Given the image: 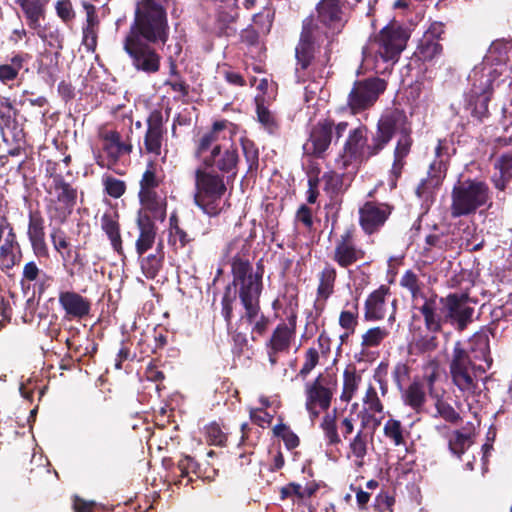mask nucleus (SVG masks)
Listing matches in <instances>:
<instances>
[{"label":"nucleus","mask_w":512,"mask_h":512,"mask_svg":"<svg viewBox=\"0 0 512 512\" xmlns=\"http://www.w3.org/2000/svg\"><path fill=\"white\" fill-rule=\"evenodd\" d=\"M167 0H136L134 18L123 38V50L135 70L146 74L157 73L161 56L155 46L165 45L170 26Z\"/></svg>","instance_id":"obj_1"},{"label":"nucleus","mask_w":512,"mask_h":512,"mask_svg":"<svg viewBox=\"0 0 512 512\" xmlns=\"http://www.w3.org/2000/svg\"><path fill=\"white\" fill-rule=\"evenodd\" d=\"M487 371L486 364H476L465 354L461 342H456L449 360V375L468 406L482 404L486 398L482 386L485 385L483 375Z\"/></svg>","instance_id":"obj_2"},{"label":"nucleus","mask_w":512,"mask_h":512,"mask_svg":"<svg viewBox=\"0 0 512 512\" xmlns=\"http://www.w3.org/2000/svg\"><path fill=\"white\" fill-rule=\"evenodd\" d=\"M409 34L400 24L393 22L382 28L374 39L363 48L364 61L374 60L373 69L377 74L390 72L404 50Z\"/></svg>","instance_id":"obj_3"},{"label":"nucleus","mask_w":512,"mask_h":512,"mask_svg":"<svg viewBox=\"0 0 512 512\" xmlns=\"http://www.w3.org/2000/svg\"><path fill=\"white\" fill-rule=\"evenodd\" d=\"M496 50L497 44H492L488 51L489 56H486L484 63L474 67L468 77L471 87L465 94V109L480 121L489 114L488 103L493 93V82L498 76L497 69L487 64Z\"/></svg>","instance_id":"obj_4"},{"label":"nucleus","mask_w":512,"mask_h":512,"mask_svg":"<svg viewBox=\"0 0 512 512\" xmlns=\"http://www.w3.org/2000/svg\"><path fill=\"white\" fill-rule=\"evenodd\" d=\"M194 203L210 217L219 215L226 206L224 196L227 192L222 175L213 170L198 167L194 172Z\"/></svg>","instance_id":"obj_5"},{"label":"nucleus","mask_w":512,"mask_h":512,"mask_svg":"<svg viewBox=\"0 0 512 512\" xmlns=\"http://www.w3.org/2000/svg\"><path fill=\"white\" fill-rule=\"evenodd\" d=\"M232 285L239 295L241 304L245 309V317L255 318L259 311V298L262 292L263 270L258 265L257 271H253L250 262L245 259H237L232 264Z\"/></svg>","instance_id":"obj_6"},{"label":"nucleus","mask_w":512,"mask_h":512,"mask_svg":"<svg viewBox=\"0 0 512 512\" xmlns=\"http://www.w3.org/2000/svg\"><path fill=\"white\" fill-rule=\"evenodd\" d=\"M328 37L327 28L316 18L309 16L302 22V31L295 49L297 59L296 77L298 82L305 81L306 70L311 65L316 48Z\"/></svg>","instance_id":"obj_7"},{"label":"nucleus","mask_w":512,"mask_h":512,"mask_svg":"<svg viewBox=\"0 0 512 512\" xmlns=\"http://www.w3.org/2000/svg\"><path fill=\"white\" fill-rule=\"evenodd\" d=\"M451 215L454 218L474 213L490 199L489 188L479 180L459 182L452 190Z\"/></svg>","instance_id":"obj_8"},{"label":"nucleus","mask_w":512,"mask_h":512,"mask_svg":"<svg viewBox=\"0 0 512 512\" xmlns=\"http://www.w3.org/2000/svg\"><path fill=\"white\" fill-rule=\"evenodd\" d=\"M376 137H372L371 143H367V129L359 126L348 133L342 152L335 162L338 168L346 169L353 162H362L379 154L383 148L376 146Z\"/></svg>","instance_id":"obj_9"},{"label":"nucleus","mask_w":512,"mask_h":512,"mask_svg":"<svg viewBox=\"0 0 512 512\" xmlns=\"http://www.w3.org/2000/svg\"><path fill=\"white\" fill-rule=\"evenodd\" d=\"M51 178L48 192L52 198L47 205V212L50 220L62 224L76 205L77 189L66 182L60 174L51 175Z\"/></svg>","instance_id":"obj_10"},{"label":"nucleus","mask_w":512,"mask_h":512,"mask_svg":"<svg viewBox=\"0 0 512 512\" xmlns=\"http://www.w3.org/2000/svg\"><path fill=\"white\" fill-rule=\"evenodd\" d=\"M347 128L348 123L345 121L335 123L331 119L319 120L310 130L309 138L303 145L304 152L318 158L323 157L332 140L338 141Z\"/></svg>","instance_id":"obj_11"},{"label":"nucleus","mask_w":512,"mask_h":512,"mask_svg":"<svg viewBox=\"0 0 512 512\" xmlns=\"http://www.w3.org/2000/svg\"><path fill=\"white\" fill-rule=\"evenodd\" d=\"M336 386V380L323 377L321 374L312 382L305 384V408L311 421H314L321 411L329 409Z\"/></svg>","instance_id":"obj_12"},{"label":"nucleus","mask_w":512,"mask_h":512,"mask_svg":"<svg viewBox=\"0 0 512 512\" xmlns=\"http://www.w3.org/2000/svg\"><path fill=\"white\" fill-rule=\"evenodd\" d=\"M386 88L387 82L378 77L355 81L347 99L350 110L358 113L369 109Z\"/></svg>","instance_id":"obj_13"},{"label":"nucleus","mask_w":512,"mask_h":512,"mask_svg":"<svg viewBox=\"0 0 512 512\" xmlns=\"http://www.w3.org/2000/svg\"><path fill=\"white\" fill-rule=\"evenodd\" d=\"M450 144L447 140H439L435 148V159L430 164L427 178L423 179L416 188L420 198H427L434 189L438 188L446 176L450 158Z\"/></svg>","instance_id":"obj_14"},{"label":"nucleus","mask_w":512,"mask_h":512,"mask_svg":"<svg viewBox=\"0 0 512 512\" xmlns=\"http://www.w3.org/2000/svg\"><path fill=\"white\" fill-rule=\"evenodd\" d=\"M390 296V289L386 285H381L371 292L364 304V319L366 321H380L389 313L387 322L392 325L396 320L397 300L392 299L389 304Z\"/></svg>","instance_id":"obj_15"},{"label":"nucleus","mask_w":512,"mask_h":512,"mask_svg":"<svg viewBox=\"0 0 512 512\" xmlns=\"http://www.w3.org/2000/svg\"><path fill=\"white\" fill-rule=\"evenodd\" d=\"M413 308L420 312L425 327L430 332H439L446 323L445 297H439L433 292L427 293L413 304Z\"/></svg>","instance_id":"obj_16"},{"label":"nucleus","mask_w":512,"mask_h":512,"mask_svg":"<svg viewBox=\"0 0 512 512\" xmlns=\"http://www.w3.org/2000/svg\"><path fill=\"white\" fill-rule=\"evenodd\" d=\"M412 132L411 125L403 110L393 109L385 112L377 123V130L375 133L376 146L384 147L391 141L394 134L399 135Z\"/></svg>","instance_id":"obj_17"},{"label":"nucleus","mask_w":512,"mask_h":512,"mask_svg":"<svg viewBox=\"0 0 512 512\" xmlns=\"http://www.w3.org/2000/svg\"><path fill=\"white\" fill-rule=\"evenodd\" d=\"M296 320L291 317L288 322H282L274 329L269 341L266 343V350L269 362L275 366L279 354L288 353L291 343L296 334Z\"/></svg>","instance_id":"obj_18"},{"label":"nucleus","mask_w":512,"mask_h":512,"mask_svg":"<svg viewBox=\"0 0 512 512\" xmlns=\"http://www.w3.org/2000/svg\"><path fill=\"white\" fill-rule=\"evenodd\" d=\"M446 323L464 330L472 322L474 308L469 305L467 294L451 293L445 297Z\"/></svg>","instance_id":"obj_19"},{"label":"nucleus","mask_w":512,"mask_h":512,"mask_svg":"<svg viewBox=\"0 0 512 512\" xmlns=\"http://www.w3.org/2000/svg\"><path fill=\"white\" fill-rule=\"evenodd\" d=\"M162 182V175L157 171L156 164L149 162L140 181L139 198L146 208L162 214V200L156 192V188Z\"/></svg>","instance_id":"obj_20"},{"label":"nucleus","mask_w":512,"mask_h":512,"mask_svg":"<svg viewBox=\"0 0 512 512\" xmlns=\"http://www.w3.org/2000/svg\"><path fill=\"white\" fill-rule=\"evenodd\" d=\"M365 252L356 245L351 230H346L335 242L332 259L341 267L348 268L363 260Z\"/></svg>","instance_id":"obj_21"},{"label":"nucleus","mask_w":512,"mask_h":512,"mask_svg":"<svg viewBox=\"0 0 512 512\" xmlns=\"http://www.w3.org/2000/svg\"><path fill=\"white\" fill-rule=\"evenodd\" d=\"M147 128L144 136V148L146 153L160 156L165 136L163 116L161 111H152L147 120Z\"/></svg>","instance_id":"obj_22"},{"label":"nucleus","mask_w":512,"mask_h":512,"mask_svg":"<svg viewBox=\"0 0 512 512\" xmlns=\"http://www.w3.org/2000/svg\"><path fill=\"white\" fill-rule=\"evenodd\" d=\"M58 301L68 320H82L90 315V300L75 291L60 292Z\"/></svg>","instance_id":"obj_23"},{"label":"nucleus","mask_w":512,"mask_h":512,"mask_svg":"<svg viewBox=\"0 0 512 512\" xmlns=\"http://www.w3.org/2000/svg\"><path fill=\"white\" fill-rule=\"evenodd\" d=\"M31 55L27 52L18 51L11 54L5 62L0 64V83L12 87L19 79L22 72L27 73V67Z\"/></svg>","instance_id":"obj_24"},{"label":"nucleus","mask_w":512,"mask_h":512,"mask_svg":"<svg viewBox=\"0 0 512 512\" xmlns=\"http://www.w3.org/2000/svg\"><path fill=\"white\" fill-rule=\"evenodd\" d=\"M359 214L361 227L366 233L371 234L385 223L390 210L386 204L367 202L360 208Z\"/></svg>","instance_id":"obj_25"},{"label":"nucleus","mask_w":512,"mask_h":512,"mask_svg":"<svg viewBox=\"0 0 512 512\" xmlns=\"http://www.w3.org/2000/svg\"><path fill=\"white\" fill-rule=\"evenodd\" d=\"M317 13V20L332 34L340 32L343 26L340 0H321L317 5Z\"/></svg>","instance_id":"obj_26"},{"label":"nucleus","mask_w":512,"mask_h":512,"mask_svg":"<svg viewBox=\"0 0 512 512\" xmlns=\"http://www.w3.org/2000/svg\"><path fill=\"white\" fill-rule=\"evenodd\" d=\"M27 235L35 256L38 258L48 257L49 250L45 240L44 219L39 213L29 214Z\"/></svg>","instance_id":"obj_27"},{"label":"nucleus","mask_w":512,"mask_h":512,"mask_svg":"<svg viewBox=\"0 0 512 512\" xmlns=\"http://www.w3.org/2000/svg\"><path fill=\"white\" fill-rule=\"evenodd\" d=\"M465 354L475 361L476 364H486L487 370L492 365V357L490 355L489 336L486 332L474 334L469 341V348L465 349Z\"/></svg>","instance_id":"obj_28"},{"label":"nucleus","mask_w":512,"mask_h":512,"mask_svg":"<svg viewBox=\"0 0 512 512\" xmlns=\"http://www.w3.org/2000/svg\"><path fill=\"white\" fill-rule=\"evenodd\" d=\"M238 163V154L234 149H226L225 151H221V147L219 148V153L208 154L204 158V163L201 164L200 167L208 170H212L213 167H216L219 171L223 173H232L236 174V167Z\"/></svg>","instance_id":"obj_29"},{"label":"nucleus","mask_w":512,"mask_h":512,"mask_svg":"<svg viewBox=\"0 0 512 512\" xmlns=\"http://www.w3.org/2000/svg\"><path fill=\"white\" fill-rule=\"evenodd\" d=\"M103 140V150L113 161L118 160L123 155H129L133 146L130 141L123 140L120 133L116 130H108L101 134Z\"/></svg>","instance_id":"obj_30"},{"label":"nucleus","mask_w":512,"mask_h":512,"mask_svg":"<svg viewBox=\"0 0 512 512\" xmlns=\"http://www.w3.org/2000/svg\"><path fill=\"white\" fill-rule=\"evenodd\" d=\"M49 2L50 0H16L30 29L40 28V22L45 18Z\"/></svg>","instance_id":"obj_31"},{"label":"nucleus","mask_w":512,"mask_h":512,"mask_svg":"<svg viewBox=\"0 0 512 512\" xmlns=\"http://www.w3.org/2000/svg\"><path fill=\"white\" fill-rule=\"evenodd\" d=\"M21 260V251L16 241L13 228H10L3 244L0 246V268L10 270Z\"/></svg>","instance_id":"obj_32"},{"label":"nucleus","mask_w":512,"mask_h":512,"mask_svg":"<svg viewBox=\"0 0 512 512\" xmlns=\"http://www.w3.org/2000/svg\"><path fill=\"white\" fill-rule=\"evenodd\" d=\"M413 140L411 132H406L399 135L395 150H394V161L391 169V186H396V180L402 173L404 166V159L410 153Z\"/></svg>","instance_id":"obj_33"},{"label":"nucleus","mask_w":512,"mask_h":512,"mask_svg":"<svg viewBox=\"0 0 512 512\" xmlns=\"http://www.w3.org/2000/svg\"><path fill=\"white\" fill-rule=\"evenodd\" d=\"M404 405L416 413H420L426 403V392L423 383L414 380L407 387L399 390Z\"/></svg>","instance_id":"obj_34"},{"label":"nucleus","mask_w":512,"mask_h":512,"mask_svg":"<svg viewBox=\"0 0 512 512\" xmlns=\"http://www.w3.org/2000/svg\"><path fill=\"white\" fill-rule=\"evenodd\" d=\"M137 224L140 233L136 241V251L138 255L141 256L153 246L156 237V228L150 217L146 215H139Z\"/></svg>","instance_id":"obj_35"},{"label":"nucleus","mask_w":512,"mask_h":512,"mask_svg":"<svg viewBox=\"0 0 512 512\" xmlns=\"http://www.w3.org/2000/svg\"><path fill=\"white\" fill-rule=\"evenodd\" d=\"M336 277V269L330 264H326L318 274L317 301L322 302L323 306L334 293Z\"/></svg>","instance_id":"obj_36"},{"label":"nucleus","mask_w":512,"mask_h":512,"mask_svg":"<svg viewBox=\"0 0 512 512\" xmlns=\"http://www.w3.org/2000/svg\"><path fill=\"white\" fill-rule=\"evenodd\" d=\"M497 172L493 175V183L498 190L503 191L512 180V151L502 154L494 163Z\"/></svg>","instance_id":"obj_37"},{"label":"nucleus","mask_w":512,"mask_h":512,"mask_svg":"<svg viewBox=\"0 0 512 512\" xmlns=\"http://www.w3.org/2000/svg\"><path fill=\"white\" fill-rule=\"evenodd\" d=\"M366 422L362 419L361 428L357 431L356 435L351 439L349 443V449L352 456L355 458V464L357 467L364 465V458L368 452V441L367 435L364 433Z\"/></svg>","instance_id":"obj_38"},{"label":"nucleus","mask_w":512,"mask_h":512,"mask_svg":"<svg viewBox=\"0 0 512 512\" xmlns=\"http://www.w3.org/2000/svg\"><path fill=\"white\" fill-rule=\"evenodd\" d=\"M34 30L46 45L55 50V56L58 57L63 49L64 42V36L60 29L51 25L42 27L40 24V28Z\"/></svg>","instance_id":"obj_39"},{"label":"nucleus","mask_w":512,"mask_h":512,"mask_svg":"<svg viewBox=\"0 0 512 512\" xmlns=\"http://www.w3.org/2000/svg\"><path fill=\"white\" fill-rule=\"evenodd\" d=\"M101 227L108 236L113 249L119 254H122V240L116 216L104 214L101 218Z\"/></svg>","instance_id":"obj_40"},{"label":"nucleus","mask_w":512,"mask_h":512,"mask_svg":"<svg viewBox=\"0 0 512 512\" xmlns=\"http://www.w3.org/2000/svg\"><path fill=\"white\" fill-rule=\"evenodd\" d=\"M361 376L357 374L354 366H348L343 372V389L340 399L343 402H350L358 390Z\"/></svg>","instance_id":"obj_41"},{"label":"nucleus","mask_w":512,"mask_h":512,"mask_svg":"<svg viewBox=\"0 0 512 512\" xmlns=\"http://www.w3.org/2000/svg\"><path fill=\"white\" fill-rule=\"evenodd\" d=\"M163 244L160 242L157 247V252L155 254H150L147 257L142 258L141 260V269L144 275L149 278H155L160 269L162 268L164 253L162 251Z\"/></svg>","instance_id":"obj_42"},{"label":"nucleus","mask_w":512,"mask_h":512,"mask_svg":"<svg viewBox=\"0 0 512 512\" xmlns=\"http://www.w3.org/2000/svg\"><path fill=\"white\" fill-rule=\"evenodd\" d=\"M442 52V46L438 41H432L428 36H423L414 52V56L423 62L431 61Z\"/></svg>","instance_id":"obj_43"},{"label":"nucleus","mask_w":512,"mask_h":512,"mask_svg":"<svg viewBox=\"0 0 512 512\" xmlns=\"http://www.w3.org/2000/svg\"><path fill=\"white\" fill-rule=\"evenodd\" d=\"M389 335L390 331L386 326L369 328L361 337L362 349L367 350L379 347Z\"/></svg>","instance_id":"obj_44"},{"label":"nucleus","mask_w":512,"mask_h":512,"mask_svg":"<svg viewBox=\"0 0 512 512\" xmlns=\"http://www.w3.org/2000/svg\"><path fill=\"white\" fill-rule=\"evenodd\" d=\"M257 121L262 128L269 134L275 135L279 131V122L272 111H270L263 103L256 105Z\"/></svg>","instance_id":"obj_45"},{"label":"nucleus","mask_w":512,"mask_h":512,"mask_svg":"<svg viewBox=\"0 0 512 512\" xmlns=\"http://www.w3.org/2000/svg\"><path fill=\"white\" fill-rule=\"evenodd\" d=\"M400 286L407 289L411 294L412 303H417L427 293L421 289L422 283L419 281L418 276L412 271L407 270L400 278Z\"/></svg>","instance_id":"obj_46"},{"label":"nucleus","mask_w":512,"mask_h":512,"mask_svg":"<svg viewBox=\"0 0 512 512\" xmlns=\"http://www.w3.org/2000/svg\"><path fill=\"white\" fill-rule=\"evenodd\" d=\"M320 427L324 433V437L328 445L334 446L341 443V437L338 434L335 410L332 414L328 413L323 417Z\"/></svg>","instance_id":"obj_47"},{"label":"nucleus","mask_w":512,"mask_h":512,"mask_svg":"<svg viewBox=\"0 0 512 512\" xmlns=\"http://www.w3.org/2000/svg\"><path fill=\"white\" fill-rule=\"evenodd\" d=\"M435 399V417L443 418L445 421L456 424L460 421V414L453 408L451 404L445 401L439 394L432 397Z\"/></svg>","instance_id":"obj_48"},{"label":"nucleus","mask_w":512,"mask_h":512,"mask_svg":"<svg viewBox=\"0 0 512 512\" xmlns=\"http://www.w3.org/2000/svg\"><path fill=\"white\" fill-rule=\"evenodd\" d=\"M383 433L394 446H401L405 444L404 430L399 420L388 419L384 424Z\"/></svg>","instance_id":"obj_49"},{"label":"nucleus","mask_w":512,"mask_h":512,"mask_svg":"<svg viewBox=\"0 0 512 512\" xmlns=\"http://www.w3.org/2000/svg\"><path fill=\"white\" fill-rule=\"evenodd\" d=\"M448 445L450 451L460 457L471 445L470 435L456 430L449 437Z\"/></svg>","instance_id":"obj_50"},{"label":"nucleus","mask_w":512,"mask_h":512,"mask_svg":"<svg viewBox=\"0 0 512 512\" xmlns=\"http://www.w3.org/2000/svg\"><path fill=\"white\" fill-rule=\"evenodd\" d=\"M240 143L244 157L248 164V169H256L258 167L259 162V151L255 143L252 140L244 137L240 139Z\"/></svg>","instance_id":"obj_51"},{"label":"nucleus","mask_w":512,"mask_h":512,"mask_svg":"<svg viewBox=\"0 0 512 512\" xmlns=\"http://www.w3.org/2000/svg\"><path fill=\"white\" fill-rule=\"evenodd\" d=\"M60 257L62 259L63 267L70 276L74 275L73 268L75 266H84V262L80 253L77 250H72L71 247L61 252Z\"/></svg>","instance_id":"obj_52"},{"label":"nucleus","mask_w":512,"mask_h":512,"mask_svg":"<svg viewBox=\"0 0 512 512\" xmlns=\"http://www.w3.org/2000/svg\"><path fill=\"white\" fill-rule=\"evenodd\" d=\"M220 147V144H214L211 141L210 136H206L205 134H203L198 141L195 156L201 161V164H203L205 156H207L208 154L219 153Z\"/></svg>","instance_id":"obj_53"},{"label":"nucleus","mask_w":512,"mask_h":512,"mask_svg":"<svg viewBox=\"0 0 512 512\" xmlns=\"http://www.w3.org/2000/svg\"><path fill=\"white\" fill-rule=\"evenodd\" d=\"M168 244L175 249L183 248L192 241V238L180 226L168 230Z\"/></svg>","instance_id":"obj_54"},{"label":"nucleus","mask_w":512,"mask_h":512,"mask_svg":"<svg viewBox=\"0 0 512 512\" xmlns=\"http://www.w3.org/2000/svg\"><path fill=\"white\" fill-rule=\"evenodd\" d=\"M274 434L281 437L285 443V446L292 450L299 445V437L290 430L285 424L281 423L273 428Z\"/></svg>","instance_id":"obj_55"},{"label":"nucleus","mask_w":512,"mask_h":512,"mask_svg":"<svg viewBox=\"0 0 512 512\" xmlns=\"http://www.w3.org/2000/svg\"><path fill=\"white\" fill-rule=\"evenodd\" d=\"M354 311L344 310L339 316V325L347 331V336L355 331L358 323V305L357 303L353 306Z\"/></svg>","instance_id":"obj_56"},{"label":"nucleus","mask_w":512,"mask_h":512,"mask_svg":"<svg viewBox=\"0 0 512 512\" xmlns=\"http://www.w3.org/2000/svg\"><path fill=\"white\" fill-rule=\"evenodd\" d=\"M321 180L324 183V190L331 194L338 193L343 184L342 175L334 171L325 172Z\"/></svg>","instance_id":"obj_57"},{"label":"nucleus","mask_w":512,"mask_h":512,"mask_svg":"<svg viewBox=\"0 0 512 512\" xmlns=\"http://www.w3.org/2000/svg\"><path fill=\"white\" fill-rule=\"evenodd\" d=\"M230 126L231 123L226 120L216 121L213 123L212 129L205 133V135L210 136L211 141L214 144H219L218 142L220 139H225L227 134H231V129H229Z\"/></svg>","instance_id":"obj_58"},{"label":"nucleus","mask_w":512,"mask_h":512,"mask_svg":"<svg viewBox=\"0 0 512 512\" xmlns=\"http://www.w3.org/2000/svg\"><path fill=\"white\" fill-rule=\"evenodd\" d=\"M410 378V368L404 362H398L392 370V379L396 384L398 390H401L405 387V384L408 382Z\"/></svg>","instance_id":"obj_59"},{"label":"nucleus","mask_w":512,"mask_h":512,"mask_svg":"<svg viewBox=\"0 0 512 512\" xmlns=\"http://www.w3.org/2000/svg\"><path fill=\"white\" fill-rule=\"evenodd\" d=\"M363 404L367 409L374 413H381L383 405L378 397L377 391L374 386L369 385L363 397Z\"/></svg>","instance_id":"obj_60"},{"label":"nucleus","mask_w":512,"mask_h":512,"mask_svg":"<svg viewBox=\"0 0 512 512\" xmlns=\"http://www.w3.org/2000/svg\"><path fill=\"white\" fill-rule=\"evenodd\" d=\"M319 362V353L315 348H309L305 352V359L298 376L305 379Z\"/></svg>","instance_id":"obj_61"},{"label":"nucleus","mask_w":512,"mask_h":512,"mask_svg":"<svg viewBox=\"0 0 512 512\" xmlns=\"http://www.w3.org/2000/svg\"><path fill=\"white\" fill-rule=\"evenodd\" d=\"M207 441L211 445L222 446L226 442V434L222 431L221 427L217 423H211L205 428Z\"/></svg>","instance_id":"obj_62"},{"label":"nucleus","mask_w":512,"mask_h":512,"mask_svg":"<svg viewBox=\"0 0 512 512\" xmlns=\"http://www.w3.org/2000/svg\"><path fill=\"white\" fill-rule=\"evenodd\" d=\"M104 186L107 194L114 198L121 197L125 192V183L114 177L104 178Z\"/></svg>","instance_id":"obj_63"},{"label":"nucleus","mask_w":512,"mask_h":512,"mask_svg":"<svg viewBox=\"0 0 512 512\" xmlns=\"http://www.w3.org/2000/svg\"><path fill=\"white\" fill-rule=\"evenodd\" d=\"M50 238L54 249L59 254L70 248V243L68 242L66 234L62 229L53 228L50 233Z\"/></svg>","instance_id":"obj_64"}]
</instances>
